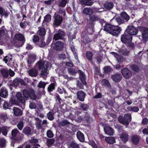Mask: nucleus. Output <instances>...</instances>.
I'll list each match as a JSON object with an SVG mask.
<instances>
[{
	"label": "nucleus",
	"mask_w": 148,
	"mask_h": 148,
	"mask_svg": "<svg viewBox=\"0 0 148 148\" xmlns=\"http://www.w3.org/2000/svg\"><path fill=\"white\" fill-rule=\"evenodd\" d=\"M64 46V44L60 41H58L56 43L51 45V47H53L55 49L59 51L62 50Z\"/></svg>",
	"instance_id": "obj_6"
},
{
	"label": "nucleus",
	"mask_w": 148,
	"mask_h": 148,
	"mask_svg": "<svg viewBox=\"0 0 148 148\" xmlns=\"http://www.w3.org/2000/svg\"><path fill=\"white\" fill-rule=\"evenodd\" d=\"M36 56L34 54H31L29 57L28 60V62L29 64H31L35 60Z\"/></svg>",
	"instance_id": "obj_22"
},
{
	"label": "nucleus",
	"mask_w": 148,
	"mask_h": 148,
	"mask_svg": "<svg viewBox=\"0 0 148 148\" xmlns=\"http://www.w3.org/2000/svg\"><path fill=\"white\" fill-rule=\"evenodd\" d=\"M101 97V95L100 93H98L96 95L94 96V98L95 99L99 98Z\"/></svg>",
	"instance_id": "obj_63"
},
{
	"label": "nucleus",
	"mask_w": 148,
	"mask_h": 148,
	"mask_svg": "<svg viewBox=\"0 0 148 148\" xmlns=\"http://www.w3.org/2000/svg\"><path fill=\"white\" fill-rule=\"evenodd\" d=\"M118 120L121 124L127 126L131 120V116L130 114H124L123 117L120 116L118 117Z\"/></svg>",
	"instance_id": "obj_4"
},
{
	"label": "nucleus",
	"mask_w": 148,
	"mask_h": 148,
	"mask_svg": "<svg viewBox=\"0 0 148 148\" xmlns=\"http://www.w3.org/2000/svg\"><path fill=\"white\" fill-rule=\"evenodd\" d=\"M143 133L145 134L148 135V129L145 128L143 130Z\"/></svg>",
	"instance_id": "obj_64"
},
{
	"label": "nucleus",
	"mask_w": 148,
	"mask_h": 148,
	"mask_svg": "<svg viewBox=\"0 0 148 148\" xmlns=\"http://www.w3.org/2000/svg\"><path fill=\"white\" fill-rule=\"evenodd\" d=\"M121 18L124 19L126 21H128L130 18L129 16L125 12H123L121 13Z\"/></svg>",
	"instance_id": "obj_35"
},
{
	"label": "nucleus",
	"mask_w": 148,
	"mask_h": 148,
	"mask_svg": "<svg viewBox=\"0 0 148 148\" xmlns=\"http://www.w3.org/2000/svg\"><path fill=\"white\" fill-rule=\"evenodd\" d=\"M9 72L10 75L11 77L13 76L15 74L14 73L11 69H10L9 70Z\"/></svg>",
	"instance_id": "obj_62"
},
{
	"label": "nucleus",
	"mask_w": 148,
	"mask_h": 148,
	"mask_svg": "<svg viewBox=\"0 0 148 148\" xmlns=\"http://www.w3.org/2000/svg\"><path fill=\"white\" fill-rule=\"evenodd\" d=\"M116 21L119 24H121L124 23V21L123 19L121 17L116 18Z\"/></svg>",
	"instance_id": "obj_44"
},
{
	"label": "nucleus",
	"mask_w": 148,
	"mask_h": 148,
	"mask_svg": "<svg viewBox=\"0 0 148 148\" xmlns=\"http://www.w3.org/2000/svg\"><path fill=\"white\" fill-rule=\"evenodd\" d=\"M77 96L79 101H83L86 96V94L82 91H80L77 92Z\"/></svg>",
	"instance_id": "obj_10"
},
{
	"label": "nucleus",
	"mask_w": 148,
	"mask_h": 148,
	"mask_svg": "<svg viewBox=\"0 0 148 148\" xmlns=\"http://www.w3.org/2000/svg\"><path fill=\"white\" fill-rule=\"evenodd\" d=\"M1 72L3 77H8L9 73L7 70L4 69H2L1 70Z\"/></svg>",
	"instance_id": "obj_32"
},
{
	"label": "nucleus",
	"mask_w": 148,
	"mask_h": 148,
	"mask_svg": "<svg viewBox=\"0 0 148 148\" xmlns=\"http://www.w3.org/2000/svg\"><path fill=\"white\" fill-rule=\"evenodd\" d=\"M101 84L103 85H106L108 86L110 85L106 79H103L102 81Z\"/></svg>",
	"instance_id": "obj_50"
},
{
	"label": "nucleus",
	"mask_w": 148,
	"mask_h": 148,
	"mask_svg": "<svg viewBox=\"0 0 148 148\" xmlns=\"http://www.w3.org/2000/svg\"><path fill=\"white\" fill-rule=\"evenodd\" d=\"M89 144L91 145L93 148H97V146L95 142L93 141H90L89 142Z\"/></svg>",
	"instance_id": "obj_54"
},
{
	"label": "nucleus",
	"mask_w": 148,
	"mask_h": 148,
	"mask_svg": "<svg viewBox=\"0 0 148 148\" xmlns=\"http://www.w3.org/2000/svg\"><path fill=\"white\" fill-rule=\"evenodd\" d=\"M70 148H79V145L74 142H71L69 145Z\"/></svg>",
	"instance_id": "obj_31"
},
{
	"label": "nucleus",
	"mask_w": 148,
	"mask_h": 148,
	"mask_svg": "<svg viewBox=\"0 0 148 148\" xmlns=\"http://www.w3.org/2000/svg\"><path fill=\"white\" fill-rule=\"evenodd\" d=\"M29 75L31 77H36L38 75V72L35 69H30L28 71Z\"/></svg>",
	"instance_id": "obj_17"
},
{
	"label": "nucleus",
	"mask_w": 148,
	"mask_h": 148,
	"mask_svg": "<svg viewBox=\"0 0 148 148\" xmlns=\"http://www.w3.org/2000/svg\"><path fill=\"white\" fill-rule=\"evenodd\" d=\"M111 53L117 59L118 62L120 63L124 60V58L121 56H119L118 54L115 52H112Z\"/></svg>",
	"instance_id": "obj_18"
},
{
	"label": "nucleus",
	"mask_w": 148,
	"mask_h": 148,
	"mask_svg": "<svg viewBox=\"0 0 148 148\" xmlns=\"http://www.w3.org/2000/svg\"><path fill=\"white\" fill-rule=\"evenodd\" d=\"M77 136L78 140L81 142H83L84 140V135L80 131H78Z\"/></svg>",
	"instance_id": "obj_19"
},
{
	"label": "nucleus",
	"mask_w": 148,
	"mask_h": 148,
	"mask_svg": "<svg viewBox=\"0 0 148 148\" xmlns=\"http://www.w3.org/2000/svg\"><path fill=\"white\" fill-rule=\"evenodd\" d=\"M35 120L36 121V128L38 129H40L42 128V127L40 124L41 121H40L38 118H35Z\"/></svg>",
	"instance_id": "obj_27"
},
{
	"label": "nucleus",
	"mask_w": 148,
	"mask_h": 148,
	"mask_svg": "<svg viewBox=\"0 0 148 148\" xmlns=\"http://www.w3.org/2000/svg\"><path fill=\"white\" fill-rule=\"evenodd\" d=\"M55 142V139L53 138L48 139L47 141V145L48 146L52 145Z\"/></svg>",
	"instance_id": "obj_34"
},
{
	"label": "nucleus",
	"mask_w": 148,
	"mask_h": 148,
	"mask_svg": "<svg viewBox=\"0 0 148 148\" xmlns=\"http://www.w3.org/2000/svg\"><path fill=\"white\" fill-rule=\"evenodd\" d=\"M20 80H19L18 79H14L13 81V84L14 86L15 87L18 86L19 84V82Z\"/></svg>",
	"instance_id": "obj_49"
},
{
	"label": "nucleus",
	"mask_w": 148,
	"mask_h": 148,
	"mask_svg": "<svg viewBox=\"0 0 148 148\" xmlns=\"http://www.w3.org/2000/svg\"><path fill=\"white\" fill-rule=\"evenodd\" d=\"M106 142L109 144H113L115 143L114 138L113 137H107L105 138Z\"/></svg>",
	"instance_id": "obj_26"
},
{
	"label": "nucleus",
	"mask_w": 148,
	"mask_h": 148,
	"mask_svg": "<svg viewBox=\"0 0 148 148\" xmlns=\"http://www.w3.org/2000/svg\"><path fill=\"white\" fill-rule=\"evenodd\" d=\"M55 88V85L54 84L51 83L48 87V90L49 92H51Z\"/></svg>",
	"instance_id": "obj_46"
},
{
	"label": "nucleus",
	"mask_w": 148,
	"mask_h": 148,
	"mask_svg": "<svg viewBox=\"0 0 148 148\" xmlns=\"http://www.w3.org/2000/svg\"><path fill=\"white\" fill-rule=\"evenodd\" d=\"M57 91L60 94H61L63 93H66V90L64 89L62 87H59L57 89Z\"/></svg>",
	"instance_id": "obj_42"
},
{
	"label": "nucleus",
	"mask_w": 148,
	"mask_h": 148,
	"mask_svg": "<svg viewBox=\"0 0 148 148\" xmlns=\"http://www.w3.org/2000/svg\"><path fill=\"white\" fill-rule=\"evenodd\" d=\"M45 31L43 28H41L39 31V34L42 36H44L45 34Z\"/></svg>",
	"instance_id": "obj_41"
},
{
	"label": "nucleus",
	"mask_w": 148,
	"mask_h": 148,
	"mask_svg": "<svg viewBox=\"0 0 148 148\" xmlns=\"http://www.w3.org/2000/svg\"><path fill=\"white\" fill-rule=\"evenodd\" d=\"M131 109L132 111L136 112H137L139 110L138 108L136 106L131 107Z\"/></svg>",
	"instance_id": "obj_58"
},
{
	"label": "nucleus",
	"mask_w": 148,
	"mask_h": 148,
	"mask_svg": "<svg viewBox=\"0 0 148 148\" xmlns=\"http://www.w3.org/2000/svg\"><path fill=\"white\" fill-rule=\"evenodd\" d=\"M142 33L143 39L144 40L148 39V28L145 27L143 28Z\"/></svg>",
	"instance_id": "obj_11"
},
{
	"label": "nucleus",
	"mask_w": 148,
	"mask_h": 148,
	"mask_svg": "<svg viewBox=\"0 0 148 148\" xmlns=\"http://www.w3.org/2000/svg\"><path fill=\"white\" fill-rule=\"evenodd\" d=\"M67 3V1L66 0H62L58 3V5L59 6L64 7Z\"/></svg>",
	"instance_id": "obj_36"
},
{
	"label": "nucleus",
	"mask_w": 148,
	"mask_h": 148,
	"mask_svg": "<svg viewBox=\"0 0 148 148\" xmlns=\"http://www.w3.org/2000/svg\"><path fill=\"white\" fill-rule=\"evenodd\" d=\"M47 117L48 119L50 120H52L54 119L53 114L51 112H50L47 114Z\"/></svg>",
	"instance_id": "obj_45"
},
{
	"label": "nucleus",
	"mask_w": 148,
	"mask_h": 148,
	"mask_svg": "<svg viewBox=\"0 0 148 148\" xmlns=\"http://www.w3.org/2000/svg\"><path fill=\"white\" fill-rule=\"evenodd\" d=\"M46 85V84L45 82L40 81L38 85V86L40 88H45V86Z\"/></svg>",
	"instance_id": "obj_48"
},
{
	"label": "nucleus",
	"mask_w": 148,
	"mask_h": 148,
	"mask_svg": "<svg viewBox=\"0 0 148 148\" xmlns=\"http://www.w3.org/2000/svg\"><path fill=\"white\" fill-rule=\"evenodd\" d=\"M23 133L27 135L31 134H32V130L29 127H25L23 131Z\"/></svg>",
	"instance_id": "obj_24"
},
{
	"label": "nucleus",
	"mask_w": 148,
	"mask_h": 148,
	"mask_svg": "<svg viewBox=\"0 0 148 148\" xmlns=\"http://www.w3.org/2000/svg\"><path fill=\"white\" fill-rule=\"evenodd\" d=\"M120 138L124 143L126 142L128 140V136L126 132L123 133L121 136Z\"/></svg>",
	"instance_id": "obj_20"
},
{
	"label": "nucleus",
	"mask_w": 148,
	"mask_h": 148,
	"mask_svg": "<svg viewBox=\"0 0 148 148\" xmlns=\"http://www.w3.org/2000/svg\"><path fill=\"white\" fill-rule=\"evenodd\" d=\"M82 12L84 14L90 16L93 14V11L91 8L86 7L83 9Z\"/></svg>",
	"instance_id": "obj_12"
},
{
	"label": "nucleus",
	"mask_w": 148,
	"mask_h": 148,
	"mask_svg": "<svg viewBox=\"0 0 148 148\" xmlns=\"http://www.w3.org/2000/svg\"><path fill=\"white\" fill-rule=\"evenodd\" d=\"M148 122V119L147 118H145L143 119L142 123L143 124L146 125Z\"/></svg>",
	"instance_id": "obj_61"
},
{
	"label": "nucleus",
	"mask_w": 148,
	"mask_h": 148,
	"mask_svg": "<svg viewBox=\"0 0 148 148\" xmlns=\"http://www.w3.org/2000/svg\"><path fill=\"white\" fill-rule=\"evenodd\" d=\"M54 23L56 25H59L62 20V17L59 15H57L55 16Z\"/></svg>",
	"instance_id": "obj_14"
},
{
	"label": "nucleus",
	"mask_w": 148,
	"mask_h": 148,
	"mask_svg": "<svg viewBox=\"0 0 148 148\" xmlns=\"http://www.w3.org/2000/svg\"><path fill=\"white\" fill-rule=\"evenodd\" d=\"M104 70L105 72L108 73L112 71V69L110 66H106L104 68Z\"/></svg>",
	"instance_id": "obj_55"
},
{
	"label": "nucleus",
	"mask_w": 148,
	"mask_h": 148,
	"mask_svg": "<svg viewBox=\"0 0 148 148\" xmlns=\"http://www.w3.org/2000/svg\"><path fill=\"white\" fill-rule=\"evenodd\" d=\"M122 53L123 55H125L128 53V51L126 49L124 48L122 50Z\"/></svg>",
	"instance_id": "obj_59"
},
{
	"label": "nucleus",
	"mask_w": 148,
	"mask_h": 148,
	"mask_svg": "<svg viewBox=\"0 0 148 148\" xmlns=\"http://www.w3.org/2000/svg\"><path fill=\"white\" fill-rule=\"evenodd\" d=\"M105 133L110 136L112 135L113 134V131L112 129L109 126L105 127L104 128Z\"/></svg>",
	"instance_id": "obj_13"
},
{
	"label": "nucleus",
	"mask_w": 148,
	"mask_h": 148,
	"mask_svg": "<svg viewBox=\"0 0 148 148\" xmlns=\"http://www.w3.org/2000/svg\"><path fill=\"white\" fill-rule=\"evenodd\" d=\"M36 66L38 67L40 70L41 69L42 67L41 74L44 76H46L48 74L47 69L51 67V64L47 61H45L42 62L40 61L39 62L36 64Z\"/></svg>",
	"instance_id": "obj_3"
},
{
	"label": "nucleus",
	"mask_w": 148,
	"mask_h": 148,
	"mask_svg": "<svg viewBox=\"0 0 148 148\" xmlns=\"http://www.w3.org/2000/svg\"><path fill=\"white\" fill-rule=\"evenodd\" d=\"M104 30L114 36H117L122 30L121 28L117 26L106 24L104 26Z\"/></svg>",
	"instance_id": "obj_2"
},
{
	"label": "nucleus",
	"mask_w": 148,
	"mask_h": 148,
	"mask_svg": "<svg viewBox=\"0 0 148 148\" xmlns=\"http://www.w3.org/2000/svg\"><path fill=\"white\" fill-rule=\"evenodd\" d=\"M13 111L14 114L16 116H20L22 114V111L20 109L14 107Z\"/></svg>",
	"instance_id": "obj_21"
},
{
	"label": "nucleus",
	"mask_w": 148,
	"mask_h": 148,
	"mask_svg": "<svg viewBox=\"0 0 148 148\" xmlns=\"http://www.w3.org/2000/svg\"><path fill=\"white\" fill-rule=\"evenodd\" d=\"M122 77L121 75L118 74H116L112 76V79L115 82H118L120 81Z\"/></svg>",
	"instance_id": "obj_16"
},
{
	"label": "nucleus",
	"mask_w": 148,
	"mask_h": 148,
	"mask_svg": "<svg viewBox=\"0 0 148 148\" xmlns=\"http://www.w3.org/2000/svg\"><path fill=\"white\" fill-rule=\"evenodd\" d=\"M23 92L24 97L26 98L29 97L34 100L36 98V96L35 93V92L32 89H24L23 90Z\"/></svg>",
	"instance_id": "obj_5"
},
{
	"label": "nucleus",
	"mask_w": 148,
	"mask_h": 148,
	"mask_svg": "<svg viewBox=\"0 0 148 148\" xmlns=\"http://www.w3.org/2000/svg\"><path fill=\"white\" fill-rule=\"evenodd\" d=\"M140 137L137 136L135 135L132 136V141L134 144H137L139 141Z\"/></svg>",
	"instance_id": "obj_28"
},
{
	"label": "nucleus",
	"mask_w": 148,
	"mask_h": 148,
	"mask_svg": "<svg viewBox=\"0 0 148 148\" xmlns=\"http://www.w3.org/2000/svg\"><path fill=\"white\" fill-rule=\"evenodd\" d=\"M39 39V38L38 36H34L33 39V40L34 42H38Z\"/></svg>",
	"instance_id": "obj_57"
},
{
	"label": "nucleus",
	"mask_w": 148,
	"mask_h": 148,
	"mask_svg": "<svg viewBox=\"0 0 148 148\" xmlns=\"http://www.w3.org/2000/svg\"><path fill=\"white\" fill-rule=\"evenodd\" d=\"M131 67L132 69L134 71H138V67L137 65H131Z\"/></svg>",
	"instance_id": "obj_52"
},
{
	"label": "nucleus",
	"mask_w": 148,
	"mask_h": 148,
	"mask_svg": "<svg viewBox=\"0 0 148 148\" xmlns=\"http://www.w3.org/2000/svg\"><path fill=\"white\" fill-rule=\"evenodd\" d=\"M51 19V16L50 14H48L44 17V21L47 22H49Z\"/></svg>",
	"instance_id": "obj_39"
},
{
	"label": "nucleus",
	"mask_w": 148,
	"mask_h": 148,
	"mask_svg": "<svg viewBox=\"0 0 148 148\" xmlns=\"http://www.w3.org/2000/svg\"><path fill=\"white\" fill-rule=\"evenodd\" d=\"M16 96L19 101L22 103H24L25 102L24 99L22 96L21 94V92H18L16 95Z\"/></svg>",
	"instance_id": "obj_25"
},
{
	"label": "nucleus",
	"mask_w": 148,
	"mask_h": 148,
	"mask_svg": "<svg viewBox=\"0 0 148 148\" xmlns=\"http://www.w3.org/2000/svg\"><path fill=\"white\" fill-rule=\"evenodd\" d=\"M65 35L64 32L63 31L59 30L58 33L55 34L53 39L56 40L59 39H62Z\"/></svg>",
	"instance_id": "obj_9"
},
{
	"label": "nucleus",
	"mask_w": 148,
	"mask_h": 148,
	"mask_svg": "<svg viewBox=\"0 0 148 148\" xmlns=\"http://www.w3.org/2000/svg\"><path fill=\"white\" fill-rule=\"evenodd\" d=\"M9 107V104L6 101L4 102L3 105V108L5 109H6L8 108Z\"/></svg>",
	"instance_id": "obj_53"
},
{
	"label": "nucleus",
	"mask_w": 148,
	"mask_h": 148,
	"mask_svg": "<svg viewBox=\"0 0 148 148\" xmlns=\"http://www.w3.org/2000/svg\"><path fill=\"white\" fill-rule=\"evenodd\" d=\"M9 14L8 12L5 11L2 8L0 7V14L2 16H4L6 17L8 16Z\"/></svg>",
	"instance_id": "obj_30"
},
{
	"label": "nucleus",
	"mask_w": 148,
	"mask_h": 148,
	"mask_svg": "<svg viewBox=\"0 0 148 148\" xmlns=\"http://www.w3.org/2000/svg\"><path fill=\"white\" fill-rule=\"evenodd\" d=\"M9 128L7 127H2L1 130L3 135L6 136L7 135L8 130Z\"/></svg>",
	"instance_id": "obj_37"
},
{
	"label": "nucleus",
	"mask_w": 148,
	"mask_h": 148,
	"mask_svg": "<svg viewBox=\"0 0 148 148\" xmlns=\"http://www.w3.org/2000/svg\"><path fill=\"white\" fill-rule=\"evenodd\" d=\"M98 20V17L95 16H92L90 17V21H95Z\"/></svg>",
	"instance_id": "obj_51"
},
{
	"label": "nucleus",
	"mask_w": 148,
	"mask_h": 148,
	"mask_svg": "<svg viewBox=\"0 0 148 148\" xmlns=\"http://www.w3.org/2000/svg\"><path fill=\"white\" fill-rule=\"evenodd\" d=\"M122 74L126 79L130 78L132 75L131 72L128 69L124 68L121 70Z\"/></svg>",
	"instance_id": "obj_8"
},
{
	"label": "nucleus",
	"mask_w": 148,
	"mask_h": 148,
	"mask_svg": "<svg viewBox=\"0 0 148 148\" xmlns=\"http://www.w3.org/2000/svg\"><path fill=\"white\" fill-rule=\"evenodd\" d=\"M138 32V29L133 25L128 26L124 34L121 36V41L125 43L130 42L132 40L131 35H135Z\"/></svg>",
	"instance_id": "obj_1"
},
{
	"label": "nucleus",
	"mask_w": 148,
	"mask_h": 148,
	"mask_svg": "<svg viewBox=\"0 0 148 148\" xmlns=\"http://www.w3.org/2000/svg\"><path fill=\"white\" fill-rule=\"evenodd\" d=\"M5 143V140L3 139H1L0 141V145L1 146H3Z\"/></svg>",
	"instance_id": "obj_60"
},
{
	"label": "nucleus",
	"mask_w": 148,
	"mask_h": 148,
	"mask_svg": "<svg viewBox=\"0 0 148 148\" xmlns=\"http://www.w3.org/2000/svg\"><path fill=\"white\" fill-rule=\"evenodd\" d=\"M24 126V124L23 121L19 122L17 125V127L19 130H21Z\"/></svg>",
	"instance_id": "obj_40"
},
{
	"label": "nucleus",
	"mask_w": 148,
	"mask_h": 148,
	"mask_svg": "<svg viewBox=\"0 0 148 148\" xmlns=\"http://www.w3.org/2000/svg\"><path fill=\"white\" fill-rule=\"evenodd\" d=\"M29 107L31 109H35L36 108V104L34 103H30Z\"/></svg>",
	"instance_id": "obj_56"
},
{
	"label": "nucleus",
	"mask_w": 148,
	"mask_h": 148,
	"mask_svg": "<svg viewBox=\"0 0 148 148\" xmlns=\"http://www.w3.org/2000/svg\"><path fill=\"white\" fill-rule=\"evenodd\" d=\"M113 6V4L111 2H106L104 4L105 7L107 9L110 10Z\"/></svg>",
	"instance_id": "obj_33"
},
{
	"label": "nucleus",
	"mask_w": 148,
	"mask_h": 148,
	"mask_svg": "<svg viewBox=\"0 0 148 148\" xmlns=\"http://www.w3.org/2000/svg\"><path fill=\"white\" fill-rule=\"evenodd\" d=\"M47 135L48 137L51 138L53 136V134L51 130H49L47 132Z\"/></svg>",
	"instance_id": "obj_43"
},
{
	"label": "nucleus",
	"mask_w": 148,
	"mask_h": 148,
	"mask_svg": "<svg viewBox=\"0 0 148 148\" xmlns=\"http://www.w3.org/2000/svg\"><path fill=\"white\" fill-rule=\"evenodd\" d=\"M12 138L16 142H19L21 140V138H18L17 136L19 134L18 130L17 129L13 130L11 132Z\"/></svg>",
	"instance_id": "obj_7"
},
{
	"label": "nucleus",
	"mask_w": 148,
	"mask_h": 148,
	"mask_svg": "<svg viewBox=\"0 0 148 148\" xmlns=\"http://www.w3.org/2000/svg\"><path fill=\"white\" fill-rule=\"evenodd\" d=\"M15 38L17 40L19 41H23L24 39V36L21 34H17L15 35Z\"/></svg>",
	"instance_id": "obj_29"
},
{
	"label": "nucleus",
	"mask_w": 148,
	"mask_h": 148,
	"mask_svg": "<svg viewBox=\"0 0 148 148\" xmlns=\"http://www.w3.org/2000/svg\"><path fill=\"white\" fill-rule=\"evenodd\" d=\"M8 95V93L6 90L5 88H1L0 92V96L3 98L6 97Z\"/></svg>",
	"instance_id": "obj_23"
},
{
	"label": "nucleus",
	"mask_w": 148,
	"mask_h": 148,
	"mask_svg": "<svg viewBox=\"0 0 148 148\" xmlns=\"http://www.w3.org/2000/svg\"><path fill=\"white\" fill-rule=\"evenodd\" d=\"M86 55L87 58L89 60H92L93 54L91 51H87L86 53Z\"/></svg>",
	"instance_id": "obj_38"
},
{
	"label": "nucleus",
	"mask_w": 148,
	"mask_h": 148,
	"mask_svg": "<svg viewBox=\"0 0 148 148\" xmlns=\"http://www.w3.org/2000/svg\"><path fill=\"white\" fill-rule=\"evenodd\" d=\"M0 118L3 120L4 121L8 119L7 115L5 114H1L0 115Z\"/></svg>",
	"instance_id": "obj_47"
},
{
	"label": "nucleus",
	"mask_w": 148,
	"mask_h": 148,
	"mask_svg": "<svg viewBox=\"0 0 148 148\" xmlns=\"http://www.w3.org/2000/svg\"><path fill=\"white\" fill-rule=\"evenodd\" d=\"M78 73L79 74V78L82 82L84 84H86V82L85 80L86 76L84 73L81 71L79 70Z\"/></svg>",
	"instance_id": "obj_15"
}]
</instances>
